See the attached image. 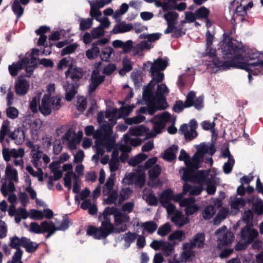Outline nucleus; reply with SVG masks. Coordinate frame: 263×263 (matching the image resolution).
<instances>
[{
	"label": "nucleus",
	"mask_w": 263,
	"mask_h": 263,
	"mask_svg": "<svg viewBox=\"0 0 263 263\" xmlns=\"http://www.w3.org/2000/svg\"><path fill=\"white\" fill-rule=\"evenodd\" d=\"M243 50L237 45V41L231 36V32H224L223 34V40L221 45V53L222 58L225 61H223L216 54V50L211 47L207 48V54L211 58L213 65L215 67L221 70H228L232 66L230 64L233 63L235 59H241L243 58L242 52Z\"/></svg>",
	"instance_id": "f257e3e1"
},
{
	"label": "nucleus",
	"mask_w": 263,
	"mask_h": 263,
	"mask_svg": "<svg viewBox=\"0 0 263 263\" xmlns=\"http://www.w3.org/2000/svg\"><path fill=\"white\" fill-rule=\"evenodd\" d=\"M258 231L251 228L248 224L243 227L240 233L241 240L238 241L235 246L236 251H242L247 248L248 246L252 243L254 239L258 236Z\"/></svg>",
	"instance_id": "f03ea898"
},
{
	"label": "nucleus",
	"mask_w": 263,
	"mask_h": 263,
	"mask_svg": "<svg viewBox=\"0 0 263 263\" xmlns=\"http://www.w3.org/2000/svg\"><path fill=\"white\" fill-rule=\"evenodd\" d=\"M154 86L155 84H153V81H151L147 86L144 88L143 93L149 91L152 94L149 97L151 98L156 100L159 103L168 105L165 96L168 94L170 91L166 85L165 84H158L156 91L154 93Z\"/></svg>",
	"instance_id": "7ed1b4c3"
},
{
	"label": "nucleus",
	"mask_w": 263,
	"mask_h": 263,
	"mask_svg": "<svg viewBox=\"0 0 263 263\" xmlns=\"http://www.w3.org/2000/svg\"><path fill=\"white\" fill-rule=\"evenodd\" d=\"M236 60L235 59L234 62L230 64L232 66V68H239L246 71H250L253 76L263 74V60H257L255 62H240Z\"/></svg>",
	"instance_id": "20e7f679"
},
{
	"label": "nucleus",
	"mask_w": 263,
	"mask_h": 263,
	"mask_svg": "<svg viewBox=\"0 0 263 263\" xmlns=\"http://www.w3.org/2000/svg\"><path fill=\"white\" fill-rule=\"evenodd\" d=\"M110 219H104V220L102 221L101 226L99 228V236L98 237V239H104L114 232L120 233L125 232L127 230L126 224H123L121 227H118L116 229L115 228L113 224L110 222Z\"/></svg>",
	"instance_id": "39448f33"
},
{
	"label": "nucleus",
	"mask_w": 263,
	"mask_h": 263,
	"mask_svg": "<svg viewBox=\"0 0 263 263\" xmlns=\"http://www.w3.org/2000/svg\"><path fill=\"white\" fill-rule=\"evenodd\" d=\"M152 94L149 91L143 93L142 98L147 105V112L149 115H153L157 111L165 109L168 105L159 103L149 97Z\"/></svg>",
	"instance_id": "423d86ee"
},
{
	"label": "nucleus",
	"mask_w": 263,
	"mask_h": 263,
	"mask_svg": "<svg viewBox=\"0 0 263 263\" xmlns=\"http://www.w3.org/2000/svg\"><path fill=\"white\" fill-rule=\"evenodd\" d=\"M108 40L106 38L99 39L91 44V47L86 50V56L89 60L96 59L100 54V49L98 46H103L106 44Z\"/></svg>",
	"instance_id": "0eeeda50"
},
{
	"label": "nucleus",
	"mask_w": 263,
	"mask_h": 263,
	"mask_svg": "<svg viewBox=\"0 0 263 263\" xmlns=\"http://www.w3.org/2000/svg\"><path fill=\"white\" fill-rule=\"evenodd\" d=\"M111 0H96L90 3V15L95 17L97 21H100L98 18L102 15L101 12L99 10L105 5L109 4Z\"/></svg>",
	"instance_id": "6e6552de"
},
{
	"label": "nucleus",
	"mask_w": 263,
	"mask_h": 263,
	"mask_svg": "<svg viewBox=\"0 0 263 263\" xmlns=\"http://www.w3.org/2000/svg\"><path fill=\"white\" fill-rule=\"evenodd\" d=\"M2 155L4 160L6 162H9L11 160V157L16 159L18 157H23L25 155L24 149L22 148H20L17 150L15 148H12L10 149L3 145Z\"/></svg>",
	"instance_id": "1a4fd4ad"
},
{
	"label": "nucleus",
	"mask_w": 263,
	"mask_h": 263,
	"mask_svg": "<svg viewBox=\"0 0 263 263\" xmlns=\"http://www.w3.org/2000/svg\"><path fill=\"white\" fill-rule=\"evenodd\" d=\"M147 65L151 66L150 72L154 75L156 72L164 70L168 65V61L167 60H163L159 58L155 60L153 63L148 61L147 63L143 64V68Z\"/></svg>",
	"instance_id": "9d476101"
},
{
	"label": "nucleus",
	"mask_w": 263,
	"mask_h": 263,
	"mask_svg": "<svg viewBox=\"0 0 263 263\" xmlns=\"http://www.w3.org/2000/svg\"><path fill=\"white\" fill-rule=\"evenodd\" d=\"M22 75L18 77V80L15 84V91L19 96L25 95L29 89V84L27 81L24 79H21Z\"/></svg>",
	"instance_id": "9b49d317"
},
{
	"label": "nucleus",
	"mask_w": 263,
	"mask_h": 263,
	"mask_svg": "<svg viewBox=\"0 0 263 263\" xmlns=\"http://www.w3.org/2000/svg\"><path fill=\"white\" fill-rule=\"evenodd\" d=\"M74 60L73 58L70 56L62 59L57 65V69L58 70L62 69L63 68L68 67V69L65 71V76L69 73L70 70L73 67Z\"/></svg>",
	"instance_id": "f8f14e48"
},
{
	"label": "nucleus",
	"mask_w": 263,
	"mask_h": 263,
	"mask_svg": "<svg viewBox=\"0 0 263 263\" xmlns=\"http://www.w3.org/2000/svg\"><path fill=\"white\" fill-rule=\"evenodd\" d=\"M209 171L207 170H199L195 172L192 182L202 185L208 179L207 178Z\"/></svg>",
	"instance_id": "ddd939ff"
},
{
	"label": "nucleus",
	"mask_w": 263,
	"mask_h": 263,
	"mask_svg": "<svg viewBox=\"0 0 263 263\" xmlns=\"http://www.w3.org/2000/svg\"><path fill=\"white\" fill-rule=\"evenodd\" d=\"M107 142L108 141L102 142L101 140L95 141V147L97 155H103L105 151L103 147L106 148L108 152L111 151L115 145V143L109 142V144H107Z\"/></svg>",
	"instance_id": "4468645a"
},
{
	"label": "nucleus",
	"mask_w": 263,
	"mask_h": 263,
	"mask_svg": "<svg viewBox=\"0 0 263 263\" xmlns=\"http://www.w3.org/2000/svg\"><path fill=\"white\" fill-rule=\"evenodd\" d=\"M9 137L12 140H15V143L17 144H22L25 140V132L22 127L16 128L14 132H9Z\"/></svg>",
	"instance_id": "2eb2a0df"
},
{
	"label": "nucleus",
	"mask_w": 263,
	"mask_h": 263,
	"mask_svg": "<svg viewBox=\"0 0 263 263\" xmlns=\"http://www.w3.org/2000/svg\"><path fill=\"white\" fill-rule=\"evenodd\" d=\"M173 215V216L171 217V221L179 228L184 226L189 222V218L183 216L182 212L180 211H177Z\"/></svg>",
	"instance_id": "dca6fc26"
},
{
	"label": "nucleus",
	"mask_w": 263,
	"mask_h": 263,
	"mask_svg": "<svg viewBox=\"0 0 263 263\" xmlns=\"http://www.w3.org/2000/svg\"><path fill=\"white\" fill-rule=\"evenodd\" d=\"M185 165L186 168H183L184 172L182 176V179L186 182L188 181L192 182L195 171L198 168L186 162Z\"/></svg>",
	"instance_id": "f3484780"
},
{
	"label": "nucleus",
	"mask_w": 263,
	"mask_h": 263,
	"mask_svg": "<svg viewBox=\"0 0 263 263\" xmlns=\"http://www.w3.org/2000/svg\"><path fill=\"white\" fill-rule=\"evenodd\" d=\"M105 80L104 76H99L98 77H91V83L88 85V92L89 95L96 90L98 87L102 84Z\"/></svg>",
	"instance_id": "a211bd4d"
},
{
	"label": "nucleus",
	"mask_w": 263,
	"mask_h": 263,
	"mask_svg": "<svg viewBox=\"0 0 263 263\" xmlns=\"http://www.w3.org/2000/svg\"><path fill=\"white\" fill-rule=\"evenodd\" d=\"M83 75V71L81 68L73 67L69 73L66 77L70 78L72 81L74 82L73 84H77L82 78Z\"/></svg>",
	"instance_id": "6ab92c4d"
},
{
	"label": "nucleus",
	"mask_w": 263,
	"mask_h": 263,
	"mask_svg": "<svg viewBox=\"0 0 263 263\" xmlns=\"http://www.w3.org/2000/svg\"><path fill=\"white\" fill-rule=\"evenodd\" d=\"M237 45L239 46V47H241L243 49V51L242 52L243 58L241 59H236V60L237 61H238V60H243L245 58L249 59L250 60L256 59L259 60V53L258 52H254L251 49H246L243 45H242L241 43H239L238 41Z\"/></svg>",
	"instance_id": "aec40b11"
},
{
	"label": "nucleus",
	"mask_w": 263,
	"mask_h": 263,
	"mask_svg": "<svg viewBox=\"0 0 263 263\" xmlns=\"http://www.w3.org/2000/svg\"><path fill=\"white\" fill-rule=\"evenodd\" d=\"M100 127L101 128L103 134L106 136L105 139L108 141L107 144H109V142L115 143V140L111 137L113 133V127L105 121L100 125Z\"/></svg>",
	"instance_id": "412c9836"
},
{
	"label": "nucleus",
	"mask_w": 263,
	"mask_h": 263,
	"mask_svg": "<svg viewBox=\"0 0 263 263\" xmlns=\"http://www.w3.org/2000/svg\"><path fill=\"white\" fill-rule=\"evenodd\" d=\"M79 85L77 84H68L67 86H64L66 91L65 99L67 101H71L75 95L77 93V89Z\"/></svg>",
	"instance_id": "4be33fe9"
},
{
	"label": "nucleus",
	"mask_w": 263,
	"mask_h": 263,
	"mask_svg": "<svg viewBox=\"0 0 263 263\" xmlns=\"http://www.w3.org/2000/svg\"><path fill=\"white\" fill-rule=\"evenodd\" d=\"M205 235L204 233H198L191 239V242L195 248L201 249L205 245Z\"/></svg>",
	"instance_id": "5701e85b"
},
{
	"label": "nucleus",
	"mask_w": 263,
	"mask_h": 263,
	"mask_svg": "<svg viewBox=\"0 0 263 263\" xmlns=\"http://www.w3.org/2000/svg\"><path fill=\"white\" fill-rule=\"evenodd\" d=\"M234 238V234L232 232L228 231L219 238V245L223 247L228 246L232 243Z\"/></svg>",
	"instance_id": "b1692460"
},
{
	"label": "nucleus",
	"mask_w": 263,
	"mask_h": 263,
	"mask_svg": "<svg viewBox=\"0 0 263 263\" xmlns=\"http://www.w3.org/2000/svg\"><path fill=\"white\" fill-rule=\"evenodd\" d=\"M23 247L25 249L27 252L32 253L36 251L39 246V244L32 241L29 238L24 237L23 240Z\"/></svg>",
	"instance_id": "393cba45"
},
{
	"label": "nucleus",
	"mask_w": 263,
	"mask_h": 263,
	"mask_svg": "<svg viewBox=\"0 0 263 263\" xmlns=\"http://www.w3.org/2000/svg\"><path fill=\"white\" fill-rule=\"evenodd\" d=\"M104 195H108V197L104 199V203L107 205L116 204L118 197L117 191H112L111 192H106L104 189L103 191Z\"/></svg>",
	"instance_id": "a878e982"
},
{
	"label": "nucleus",
	"mask_w": 263,
	"mask_h": 263,
	"mask_svg": "<svg viewBox=\"0 0 263 263\" xmlns=\"http://www.w3.org/2000/svg\"><path fill=\"white\" fill-rule=\"evenodd\" d=\"M47 96H44L42 100V104L39 106L40 111L44 116H48L51 113V108L49 102L48 101V98Z\"/></svg>",
	"instance_id": "bb28decb"
},
{
	"label": "nucleus",
	"mask_w": 263,
	"mask_h": 263,
	"mask_svg": "<svg viewBox=\"0 0 263 263\" xmlns=\"http://www.w3.org/2000/svg\"><path fill=\"white\" fill-rule=\"evenodd\" d=\"M11 9L16 15V21H18L24 13V8L20 4L18 0H14L11 5Z\"/></svg>",
	"instance_id": "cd10ccee"
},
{
	"label": "nucleus",
	"mask_w": 263,
	"mask_h": 263,
	"mask_svg": "<svg viewBox=\"0 0 263 263\" xmlns=\"http://www.w3.org/2000/svg\"><path fill=\"white\" fill-rule=\"evenodd\" d=\"M173 197V191L171 189L164 190L159 197L161 205L171 202Z\"/></svg>",
	"instance_id": "c85d7f7f"
},
{
	"label": "nucleus",
	"mask_w": 263,
	"mask_h": 263,
	"mask_svg": "<svg viewBox=\"0 0 263 263\" xmlns=\"http://www.w3.org/2000/svg\"><path fill=\"white\" fill-rule=\"evenodd\" d=\"M42 226L43 227V233H47L51 236L53 235L57 231H59L52 221L48 222L46 220L42 222Z\"/></svg>",
	"instance_id": "c756f323"
},
{
	"label": "nucleus",
	"mask_w": 263,
	"mask_h": 263,
	"mask_svg": "<svg viewBox=\"0 0 263 263\" xmlns=\"http://www.w3.org/2000/svg\"><path fill=\"white\" fill-rule=\"evenodd\" d=\"M133 28L131 24H120L115 26L111 32L114 34L124 33L130 31Z\"/></svg>",
	"instance_id": "7c9ffc66"
},
{
	"label": "nucleus",
	"mask_w": 263,
	"mask_h": 263,
	"mask_svg": "<svg viewBox=\"0 0 263 263\" xmlns=\"http://www.w3.org/2000/svg\"><path fill=\"white\" fill-rule=\"evenodd\" d=\"M177 150L178 146L173 145L164 151L163 158L169 161L174 160L176 158L175 153Z\"/></svg>",
	"instance_id": "2f4dec72"
},
{
	"label": "nucleus",
	"mask_w": 263,
	"mask_h": 263,
	"mask_svg": "<svg viewBox=\"0 0 263 263\" xmlns=\"http://www.w3.org/2000/svg\"><path fill=\"white\" fill-rule=\"evenodd\" d=\"M115 223L117 227L123 223H126L129 220V216L127 214L121 213L119 210L114 216Z\"/></svg>",
	"instance_id": "473e14b6"
},
{
	"label": "nucleus",
	"mask_w": 263,
	"mask_h": 263,
	"mask_svg": "<svg viewBox=\"0 0 263 263\" xmlns=\"http://www.w3.org/2000/svg\"><path fill=\"white\" fill-rule=\"evenodd\" d=\"M71 177H73L75 181L78 179V176L72 171L67 172L63 178L64 186L67 187L69 191L71 189Z\"/></svg>",
	"instance_id": "72a5a7b5"
},
{
	"label": "nucleus",
	"mask_w": 263,
	"mask_h": 263,
	"mask_svg": "<svg viewBox=\"0 0 263 263\" xmlns=\"http://www.w3.org/2000/svg\"><path fill=\"white\" fill-rule=\"evenodd\" d=\"M44 96H47L46 97L49 98L48 101L49 102V104L52 106V109L54 110H58L61 108V99L60 97L53 96L51 97L50 95H45Z\"/></svg>",
	"instance_id": "f704fd0d"
},
{
	"label": "nucleus",
	"mask_w": 263,
	"mask_h": 263,
	"mask_svg": "<svg viewBox=\"0 0 263 263\" xmlns=\"http://www.w3.org/2000/svg\"><path fill=\"white\" fill-rule=\"evenodd\" d=\"M203 155L201 154L200 153L196 152L193 156L192 159L188 160L187 163L193 165L194 167H197L199 168L200 167V163L201 162L203 159Z\"/></svg>",
	"instance_id": "c9c22d12"
},
{
	"label": "nucleus",
	"mask_w": 263,
	"mask_h": 263,
	"mask_svg": "<svg viewBox=\"0 0 263 263\" xmlns=\"http://www.w3.org/2000/svg\"><path fill=\"white\" fill-rule=\"evenodd\" d=\"M117 112V109H115L112 111H107L105 113V118L108 119L109 121L108 124L112 127L117 123V120L118 118L116 116Z\"/></svg>",
	"instance_id": "e433bc0d"
},
{
	"label": "nucleus",
	"mask_w": 263,
	"mask_h": 263,
	"mask_svg": "<svg viewBox=\"0 0 263 263\" xmlns=\"http://www.w3.org/2000/svg\"><path fill=\"white\" fill-rule=\"evenodd\" d=\"M24 239V237H22L19 238L17 236L15 235L11 237L10 240L9 246L12 249H20V247H23V239Z\"/></svg>",
	"instance_id": "4c0bfd02"
},
{
	"label": "nucleus",
	"mask_w": 263,
	"mask_h": 263,
	"mask_svg": "<svg viewBox=\"0 0 263 263\" xmlns=\"http://www.w3.org/2000/svg\"><path fill=\"white\" fill-rule=\"evenodd\" d=\"M141 166H139L137 170V175L136 177L135 183L136 185L142 187L145 183V174L143 171L141 169Z\"/></svg>",
	"instance_id": "58836bf2"
},
{
	"label": "nucleus",
	"mask_w": 263,
	"mask_h": 263,
	"mask_svg": "<svg viewBox=\"0 0 263 263\" xmlns=\"http://www.w3.org/2000/svg\"><path fill=\"white\" fill-rule=\"evenodd\" d=\"M216 210L214 205H209L206 206L203 212V217L205 219H210L216 213Z\"/></svg>",
	"instance_id": "ea45409f"
},
{
	"label": "nucleus",
	"mask_w": 263,
	"mask_h": 263,
	"mask_svg": "<svg viewBox=\"0 0 263 263\" xmlns=\"http://www.w3.org/2000/svg\"><path fill=\"white\" fill-rule=\"evenodd\" d=\"M209 14L210 10L204 6L199 8L195 11V15L198 20H202L208 17Z\"/></svg>",
	"instance_id": "a19ab883"
},
{
	"label": "nucleus",
	"mask_w": 263,
	"mask_h": 263,
	"mask_svg": "<svg viewBox=\"0 0 263 263\" xmlns=\"http://www.w3.org/2000/svg\"><path fill=\"white\" fill-rule=\"evenodd\" d=\"M141 226L145 231L149 233H154L158 228L157 224L154 221H148L143 222Z\"/></svg>",
	"instance_id": "79ce46f5"
},
{
	"label": "nucleus",
	"mask_w": 263,
	"mask_h": 263,
	"mask_svg": "<svg viewBox=\"0 0 263 263\" xmlns=\"http://www.w3.org/2000/svg\"><path fill=\"white\" fill-rule=\"evenodd\" d=\"M6 174L10 181L17 180V171L15 168H12L10 164H8L6 167Z\"/></svg>",
	"instance_id": "37998d69"
},
{
	"label": "nucleus",
	"mask_w": 263,
	"mask_h": 263,
	"mask_svg": "<svg viewBox=\"0 0 263 263\" xmlns=\"http://www.w3.org/2000/svg\"><path fill=\"white\" fill-rule=\"evenodd\" d=\"M118 211L119 209L115 206H108L104 209L102 214V216L104 220L110 219L108 216L114 215V216H115Z\"/></svg>",
	"instance_id": "c03bdc74"
},
{
	"label": "nucleus",
	"mask_w": 263,
	"mask_h": 263,
	"mask_svg": "<svg viewBox=\"0 0 263 263\" xmlns=\"http://www.w3.org/2000/svg\"><path fill=\"white\" fill-rule=\"evenodd\" d=\"M161 172V167L158 165H155L148 171V176L151 180H154L158 177Z\"/></svg>",
	"instance_id": "a18cd8bd"
},
{
	"label": "nucleus",
	"mask_w": 263,
	"mask_h": 263,
	"mask_svg": "<svg viewBox=\"0 0 263 263\" xmlns=\"http://www.w3.org/2000/svg\"><path fill=\"white\" fill-rule=\"evenodd\" d=\"M178 16L179 14L176 12L170 11L164 14L163 18L165 20L167 23L176 24V21Z\"/></svg>",
	"instance_id": "49530a36"
},
{
	"label": "nucleus",
	"mask_w": 263,
	"mask_h": 263,
	"mask_svg": "<svg viewBox=\"0 0 263 263\" xmlns=\"http://www.w3.org/2000/svg\"><path fill=\"white\" fill-rule=\"evenodd\" d=\"M93 21L91 18H82L80 20L79 29L81 31L88 30L92 26Z\"/></svg>",
	"instance_id": "de8ad7c7"
},
{
	"label": "nucleus",
	"mask_w": 263,
	"mask_h": 263,
	"mask_svg": "<svg viewBox=\"0 0 263 263\" xmlns=\"http://www.w3.org/2000/svg\"><path fill=\"white\" fill-rule=\"evenodd\" d=\"M122 68L119 71V73L122 74V72H128L133 69V65L129 59L124 58L122 61Z\"/></svg>",
	"instance_id": "09e8293b"
},
{
	"label": "nucleus",
	"mask_w": 263,
	"mask_h": 263,
	"mask_svg": "<svg viewBox=\"0 0 263 263\" xmlns=\"http://www.w3.org/2000/svg\"><path fill=\"white\" fill-rule=\"evenodd\" d=\"M114 49L110 47H105L101 52L100 58L103 61L109 62Z\"/></svg>",
	"instance_id": "8fccbe9b"
},
{
	"label": "nucleus",
	"mask_w": 263,
	"mask_h": 263,
	"mask_svg": "<svg viewBox=\"0 0 263 263\" xmlns=\"http://www.w3.org/2000/svg\"><path fill=\"white\" fill-rule=\"evenodd\" d=\"M145 119V117L142 115H137L133 118H128L125 119V123L128 125H133L134 124H139L143 122Z\"/></svg>",
	"instance_id": "3c124183"
},
{
	"label": "nucleus",
	"mask_w": 263,
	"mask_h": 263,
	"mask_svg": "<svg viewBox=\"0 0 263 263\" xmlns=\"http://www.w3.org/2000/svg\"><path fill=\"white\" fill-rule=\"evenodd\" d=\"M87 107V100L84 97L80 96L77 98V108L80 112H83Z\"/></svg>",
	"instance_id": "603ef678"
},
{
	"label": "nucleus",
	"mask_w": 263,
	"mask_h": 263,
	"mask_svg": "<svg viewBox=\"0 0 263 263\" xmlns=\"http://www.w3.org/2000/svg\"><path fill=\"white\" fill-rule=\"evenodd\" d=\"M171 231V225L168 222H166L159 228L157 234L161 236H165L167 235Z\"/></svg>",
	"instance_id": "864d4df0"
},
{
	"label": "nucleus",
	"mask_w": 263,
	"mask_h": 263,
	"mask_svg": "<svg viewBox=\"0 0 263 263\" xmlns=\"http://www.w3.org/2000/svg\"><path fill=\"white\" fill-rule=\"evenodd\" d=\"M146 130V128L143 125L129 129L130 133L133 136H142Z\"/></svg>",
	"instance_id": "5fc2aeb1"
},
{
	"label": "nucleus",
	"mask_w": 263,
	"mask_h": 263,
	"mask_svg": "<svg viewBox=\"0 0 263 263\" xmlns=\"http://www.w3.org/2000/svg\"><path fill=\"white\" fill-rule=\"evenodd\" d=\"M196 97L195 92L193 91H190L187 96L186 100L184 102L185 107L189 108L193 106L194 105V99Z\"/></svg>",
	"instance_id": "6e6d98bb"
},
{
	"label": "nucleus",
	"mask_w": 263,
	"mask_h": 263,
	"mask_svg": "<svg viewBox=\"0 0 263 263\" xmlns=\"http://www.w3.org/2000/svg\"><path fill=\"white\" fill-rule=\"evenodd\" d=\"M184 236L185 235L183 231L181 230H177L168 236V240L170 241H173L174 240L181 241Z\"/></svg>",
	"instance_id": "4d7b16f0"
},
{
	"label": "nucleus",
	"mask_w": 263,
	"mask_h": 263,
	"mask_svg": "<svg viewBox=\"0 0 263 263\" xmlns=\"http://www.w3.org/2000/svg\"><path fill=\"white\" fill-rule=\"evenodd\" d=\"M138 235L136 233L128 232L124 235V240L126 243H128V246L135 241Z\"/></svg>",
	"instance_id": "13d9d810"
},
{
	"label": "nucleus",
	"mask_w": 263,
	"mask_h": 263,
	"mask_svg": "<svg viewBox=\"0 0 263 263\" xmlns=\"http://www.w3.org/2000/svg\"><path fill=\"white\" fill-rule=\"evenodd\" d=\"M30 231L35 234H43V227L42 223L39 225L36 222H32L30 224Z\"/></svg>",
	"instance_id": "bf43d9fd"
},
{
	"label": "nucleus",
	"mask_w": 263,
	"mask_h": 263,
	"mask_svg": "<svg viewBox=\"0 0 263 263\" xmlns=\"http://www.w3.org/2000/svg\"><path fill=\"white\" fill-rule=\"evenodd\" d=\"M8 107L6 110L7 117L11 119H16L18 115V110L17 108L11 106H8Z\"/></svg>",
	"instance_id": "052dcab7"
},
{
	"label": "nucleus",
	"mask_w": 263,
	"mask_h": 263,
	"mask_svg": "<svg viewBox=\"0 0 263 263\" xmlns=\"http://www.w3.org/2000/svg\"><path fill=\"white\" fill-rule=\"evenodd\" d=\"M8 69L11 76L15 77L17 75L18 71L22 69V67L20 64H18L16 62L13 63L12 65H9Z\"/></svg>",
	"instance_id": "680f3d73"
},
{
	"label": "nucleus",
	"mask_w": 263,
	"mask_h": 263,
	"mask_svg": "<svg viewBox=\"0 0 263 263\" xmlns=\"http://www.w3.org/2000/svg\"><path fill=\"white\" fill-rule=\"evenodd\" d=\"M30 217L34 220H42L44 218V214L42 211L31 209L30 210Z\"/></svg>",
	"instance_id": "e2e57ef3"
},
{
	"label": "nucleus",
	"mask_w": 263,
	"mask_h": 263,
	"mask_svg": "<svg viewBox=\"0 0 263 263\" xmlns=\"http://www.w3.org/2000/svg\"><path fill=\"white\" fill-rule=\"evenodd\" d=\"M86 233L88 235L93 236L94 238L98 239L99 236V229L93 226H89Z\"/></svg>",
	"instance_id": "0e129e2a"
},
{
	"label": "nucleus",
	"mask_w": 263,
	"mask_h": 263,
	"mask_svg": "<svg viewBox=\"0 0 263 263\" xmlns=\"http://www.w3.org/2000/svg\"><path fill=\"white\" fill-rule=\"evenodd\" d=\"M235 163L234 159H232L229 158V160L226 163H224L223 166V172L225 174H228L230 173L233 167V165Z\"/></svg>",
	"instance_id": "69168bd1"
},
{
	"label": "nucleus",
	"mask_w": 263,
	"mask_h": 263,
	"mask_svg": "<svg viewBox=\"0 0 263 263\" xmlns=\"http://www.w3.org/2000/svg\"><path fill=\"white\" fill-rule=\"evenodd\" d=\"M246 204V200L242 198H238L231 203V208L235 210H239L240 207H243Z\"/></svg>",
	"instance_id": "338daca9"
},
{
	"label": "nucleus",
	"mask_w": 263,
	"mask_h": 263,
	"mask_svg": "<svg viewBox=\"0 0 263 263\" xmlns=\"http://www.w3.org/2000/svg\"><path fill=\"white\" fill-rule=\"evenodd\" d=\"M146 201L148 205L151 206H156L158 203V198L153 193H150L146 195Z\"/></svg>",
	"instance_id": "774afa93"
}]
</instances>
